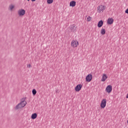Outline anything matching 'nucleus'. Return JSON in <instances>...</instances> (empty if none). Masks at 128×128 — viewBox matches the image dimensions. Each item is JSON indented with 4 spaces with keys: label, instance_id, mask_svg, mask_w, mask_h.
Wrapping results in <instances>:
<instances>
[{
    "label": "nucleus",
    "instance_id": "f257e3e1",
    "mask_svg": "<svg viewBox=\"0 0 128 128\" xmlns=\"http://www.w3.org/2000/svg\"><path fill=\"white\" fill-rule=\"evenodd\" d=\"M26 104V100L22 101L21 102L16 105L15 107V110H18L22 108H24Z\"/></svg>",
    "mask_w": 128,
    "mask_h": 128
},
{
    "label": "nucleus",
    "instance_id": "f03ea898",
    "mask_svg": "<svg viewBox=\"0 0 128 128\" xmlns=\"http://www.w3.org/2000/svg\"><path fill=\"white\" fill-rule=\"evenodd\" d=\"M106 9V6L104 4H100L98 6L97 12L98 14L102 13Z\"/></svg>",
    "mask_w": 128,
    "mask_h": 128
},
{
    "label": "nucleus",
    "instance_id": "7ed1b4c3",
    "mask_svg": "<svg viewBox=\"0 0 128 128\" xmlns=\"http://www.w3.org/2000/svg\"><path fill=\"white\" fill-rule=\"evenodd\" d=\"M70 45L72 48H77L79 45L78 41L76 40H73L71 42Z\"/></svg>",
    "mask_w": 128,
    "mask_h": 128
},
{
    "label": "nucleus",
    "instance_id": "20e7f679",
    "mask_svg": "<svg viewBox=\"0 0 128 128\" xmlns=\"http://www.w3.org/2000/svg\"><path fill=\"white\" fill-rule=\"evenodd\" d=\"M18 16H20V18H22L24 14H26V10L22 8H20L18 10Z\"/></svg>",
    "mask_w": 128,
    "mask_h": 128
},
{
    "label": "nucleus",
    "instance_id": "39448f33",
    "mask_svg": "<svg viewBox=\"0 0 128 128\" xmlns=\"http://www.w3.org/2000/svg\"><path fill=\"white\" fill-rule=\"evenodd\" d=\"M72 32L75 33L76 32V24H71L70 26Z\"/></svg>",
    "mask_w": 128,
    "mask_h": 128
},
{
    "label": "nucleus",
    "instance_id": "423d86ee",
    "mask_svg": "<svg viewBox=\"0 0 128 128\" xmlns=\"http://www.w3.org/2000/svg\"><path fill=\"white\" fill-rule=\"evenodd\" d=\"M106 105V99H102V100L101 101L100 103V108H104Z\"/></svg>",
    "mask_w": 128,
    "mask_h": 128
},
{
    "label": "nucleus",
    "instance_id": "0eeeda50",
    "mask_svg": "<svg viewBox=\"0 0 128 128\" xmlns=\"http://www.w3.org/2000/svg\"><path fill=\"white\" fill-rule=\"evenodd\" d=\"M92 78V74H88L86 77V81L88 82H91Z\"/></svg>",
    "mask_w": 128,
    "mask_h": 128
},
{
    "label": "nucleus",
    "instance_id": "6e6552de",
    "mask_svg": "<svg viewBox=\"0 0 128 128\" xmlns=\"http://www.w3.org/2000/svg\"><path fill=\"white\" fill-rule=\"evenodd\" d=\"M108 76L107 74H105V73H104L102 76L101 82H105L108 79Z\"/></svg>",
    "mask_w": 128,
    "mask_h": 128
},
{
    "label": "nucleus",
    "instance_id": "1a4fd4ad",
    "mask_svg": "<svg viewBox=\"0 0 128 128\" xmlns=\"http://www.w3.org/2000/svg\"><path fill=\"white\" fill-rule=\"evenodd\" d=\"M112 87L111 85H108L107 87H106V91L108 94H110L112 92Z\"/></svg>",
    "mask_w": 128,
    "mask_h": 128
},
{
    "label": "nucleus",
    "instance_id": "9d476101",
    "mask_svg": "<svg viewBox=\"0 0 128 128\" xmlns=\"http://www.w3.org/2000/svg\"><path fill=\"white\" fill-rule=\"evenodd\" d=\"M82 84H78V85H76V86L75 87V91L76 92H79L82 88Z\"/></svg>",
    "mask_w": 128,
    "mask_h": 128
},
{
    "label": "nucleus",
    "instance_id": "9b49d317",
    "mask_svg": "<svg viewBox=\"0 0 128 128\" xmlns=\"http://www.w3.org/2000/svg\"><path fill=\"white\" fill-rule=\"evenodd\" d=\"M114 22V19L112 18H108L107 20V23L108 24L111 25L113 24Z\"/></svg>",
    "mask_w": 128,
    "mask_h": 128
},
{
    "label": "nucleus",
    "instance_id": "f8f14e48",
    "mask_svg": "<svg viewBox=\"0 0 128 128\" xmlns=\"http://www.w3.org/2000/svg\"><path fill=\"white\" fill-rule=\"evenodd\" d=\"M76 5V2L74 0H72L71 2H70V7H74Z\"/></svg>",
    "mask_w": 128,
    "mask_h": 128
},
{
    "label": "nucleus",
    "instance_id": "ddd939ff",
    "mask_svg": "<svg viewBox=\"0 0 128 128\" xmlns=\"http://www.w3.org/2000/svg\"><path fill=\"white\" fill-rule=\"evenodd\" d=\"M14 8H16V6L14 4H11L9 6L8 10L12 12V10H14Z\"/></svg>",
    "mask_w": 128,
    "mask_h": 128
},
{
    "label": "nucleus",
    "instance_id": "4468645a",
    "mask_svg": "<svg viewBox=\"0 0 128 128\" xmlns=\"http://www.w3.org/2000/svg\"><path fill=\"white\" fill-rule=\"evenodd\" d=\"M104 24V22L102 20H100L98 22V26L100 28L102 27Z\"/></svg>",
    "mask_w": 128,
    "mask_h": 128
},
{
    "label": "nucleus",
    "instance_id": "2eb2a0df",
    "mask_svg": "<svg viewBox=\"0 0 128 128\" xmlns=\"http://www.w3.org/2000/svg\"><path fill=\"white\" fill-rule=\"evenodd\" d=\"M106 30L104 28H102V30H100V34L102 35H104L106 34Z\"/></svg>",
    "mask_w": 128,
    "mask_h": 128
},
{
    "label": "nucleus",
    "instance_id": "dca6fc26",
    "mask_svg": "<svg viewBox=\"0 0 128 128\" xmlns=\"http://www.w3.org/2000/svg\"><path fill=\"white\" fill-rule=\"evenodd\" d=\"M92 18L90 16H88L86 18V20L88 22H90L92 20Z\"/></svg>",
    "mask_w": 128,
    "mask_h": 128
},
{
    "label": "nucleus",
    "instance_id": "f3484780",
    "mask_svg": "<svg viewBox=\"0 0 128 128\" xmlns=\"http://www.w3.org/2000/svg\"><path fill=\"white\" fill-rule=\"evenodd\" d=\"M36 118H38V114H36V113H34V114H32L33 120Z\"/></svg>",
    "mask_w": 128,
    "mask_h": 128
},
{
    "label": "nucleus",
    "instance_id": "a211bd4d",
    "mask_svg": "<svg viewBox=\"0 0 128 128\" xmlns=\"http://www.w3.org/2000/svg\"><path fill=\"white\" fill-rule=\"evenodd\" d=\"M54 2V0H47V4H50Z\"/></svg>",
    "mask_w": 128,
    "mask_h": 128
},
{
    "label": "nucleus",
    "instance_id": "6ab92c4d",
    "mask_svg": "<svg viewBox=\"0 0 128 128\" xmlns=\"http://www.w3.org/2000/svg\"><path fill=\"white\" fill-rule=\"evenodd\" d=\"M32 94L34 96H36V89L32 90Z\"/></svg>",
    "mask_w": 128,
    "mask_h": 128
},
{
    "label": "nucleus",
    "instance_id": "aec40b11",
    "mask_svg": "<svg viewBox=\"0 0 128 128\" xmlns=\"http://www.w3.org/2000/svg\"><path fill=\"white\" fill-rule=\"evenodd\" d=\"M27 68H32V64H27Z\"/></svg>",
    "mask_w": 128,
    "mask_h": 128
},
{
    "label": "nucleus",
    "instance_id": "412c9836",
    "mask_svg": "<svg viewBox=\"0 0 128 128\" xmlns=\"http://www.w3.org/2000/svg\"><path fill=\"white\" fill-rule=\"evenodd\" d=\"M125 13L128 14V8L125 10Z\"/></svg>",
    "mask_w": 128,
    "mask_h": 128
},
{
    "label": "nucleus",
    "instance_id": "4be33fe9",
    "mask_svg": "<svg viewBox=\"0 0 128 128\" xmlns=\"http://www.w3.org/2000/svg\"><path fill=\"white\" fill-rule=\"evenodd\" d=\"M126 98H128V93L127 94V95H126Z\"/></svg>",
    "mask_w": 128,
    "mask_h": 128
},
{
    "label": "nucleus",
    "instance_id": "5701e85b",
    "mask_svg": "<svg viewBox=\"0 0 128 128\" xmlns=\"http://www.w3.org/2000/svg\"><path fill=\"white\" fill-rule=\"evenodd\" d=\"M31 118H32V115L31 116Z\"/></svg>",
    "mask_w": 128,
    "mask_h": 128
},
{
    "label": "nucleus",
    "instance_id": "b1692460",
    "mask_svg": "<svg viewBox=\"0 0 128 128\" xmlns=\"http://www.w3.org/2000/svg\"><path fill=\"white\" fill-rule=\"evenodd\" d=\"M36 0H32V2H34V1H36Z\"/></svg>",
    "mask_w": 128,
    "mask_h": 128
},
{
    "label": "nucleus",
    "instance_id": "393cba45",
    "mask_svg": "<svg viewBox=\"0 0 128 128\" xmlns=\"http://www.w3.org/2000/svg\"><path fill=\"white\" fill-rule=\"evenodd\" d=\"M127 123L128 124V121H127Z\"/></svg>",
    "mask_w": 128,
    "mask_h": 128
},
{
    "label": "nucleus",
    "instance_id": "a878e982",
    "mask_svg": "<svg viewBox=\"0 0 128 128\" xmlns=\"http://www.w3.org/2000/svg\"><path fill=\"white\" fill-rule=\"evenodd\" d=\"M28 0V2L30 1V0Z\"/></svg>",
    "mask_w": 128,
    "mask_h": 128
}]
</instances>
